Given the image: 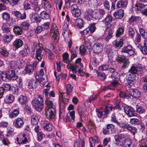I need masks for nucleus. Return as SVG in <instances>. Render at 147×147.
Returning <instances> with one entry per match:
<instances>
[{
    "mask_svg": "<svg viewBox=\"0 0 147 147\" xmlns=\"http://www.w3.org/2000/svg\"><path fill=\"white\" fill-rule=\"evenodd\" d=\"M32 104L35 110L38 111H41L44 105L43 99L41 96H39L32 101Z\"/></svg>",
    "mask_w": 147,
    "mask_h": 147,
    "instance_id": "1",
    "label": "nucleus"
},
{
    "mask_svg": "<svg viewBox=\"0 0 147 147\" xmlns=\"http://www.w3.org/2000/svg\"><path fill=\"white\" fill-rule=\"evenodd\" d=\"M50 33L53 41L55 43H56L59 40V34L57 26L55 24H53Z\"/></svg>",
    "mask_w": 147,
    "mask_h": 147,
    "instance_id": "2",
    "label": "nucleus"
},
{
    "mask_svg": "<svg viewBox=\"0 0 147 147\" xmlns=\"http://www.w3.org/2000/svg\"><path fill=\"white\" fill-rule=\"evenodd\" d=\"M105 110L101 111L96 109V111L97 117L99 118H103L107 117V115L109 114L110 111L112 110V107L109 105L106 106Z\"/></svg>",
    "mask_w": 147,
    "mask_h": 147,
    "instance_id": "3",
    "label": "nucleus"
},
{
    "mask_svg": "<svg viewBox=\"0 0 147 147\" xmlns=\"http://www.w3.org/2000/svg\"><path fill=\"white\" fill-rule=\"evenodd\" d=\"M45 114L46 117L49 119H52L55 117L56 114L55 108L45 109Z\"/></svg>",
    "mask_w": 147,
    "mask_h": 147,
    "instance_id": "4",
    "label": "nucleus"
},
{
    "mask_svg": "<svg viewBox=\"0 0 147 147\" xmlns=\"http://www.w3.org/2000/svg\"><path fill=\"white\" fill-rule=\"evenodd\" d=\"M119 84L118 81L117 80H114L111 82V84L108 86H106L103 88V90L106 91L107 90H114L115 88Z\"/></svg>",
    "mask_w": 147,
    "mask_h": 147,
    "instance_id": "5",
    "label": "nucleus"
},
{
    "mask_svg": "<svg viewBox=\"0 0 147 147\" xmlns=\"http://www.w3.org/2000/svg\"><path fill=\"white\" fill-rule=\"evenodd\" d=\"M142 68L141 65L140 64H138L135 66H132L129 70L128 72L129 73L136 74L137 72L141 71Z\"/></svg>",
    "mask_w": 147,
    "mask_h": 147,
    "instance_id": "6",
    "label": "nucleus"
},
{
    "mask_svg": "<svg viewBox=\"0 0 147 147\" xmlns=\"http://www.w3.org/2000/svg\"><path fill=\"white\" fill-rule=\"evenodd\" d=\"M124 112L129 117H132L135 115V111L133 108L130 107H126L124 109Z\"/></svg>",
    "mask_w": 147,
    "mask_h": 147,
    "instance_id": "7",
    "label": "nucleus"
},
{
    "mask_svg": "<svg viewBox=\"0 0 147 147\" xmlns=\"http://www.w3.org/2000/svg\"><path fill=\"white\" fill-rule=\"evenodd\" d=\"M122 52L127 53L130 56L132 55L134 53V51L133 48L130 45H128L123 47L122 49Z\"/></svg>",
    "mask_w": 147,
    "mask_h": 147,
    "instance_id": "8",
    "label": "nucleus"
},
{
    "mask_svg": "<svg viewBox=\"0 0 147 147\" xmlns=\"http://www.w3.org/2000/svg\"><path fill=\"white\" fill-rule=\"evenodd\" d=\"M7 72L10 80H16L18 78V76L15 74V71L13 69H9Z\"/></svg>",
    "mask_w": 147,
    "mask_h": 147,
    "instance_id": "9",
    "label": "nucleus"
},
{
    "mask_svg": "<svg viewBox=\"0 0 147 147\" xmlns=\"http://www.w3.org/2000/svg\"><path fill=\"white\" fill-rule=\"evenodd\" d=\"M92 50L95 53H98L102 50V46L99 43H95L93 46Z\"/></svg>",
    "mask_w": 147,
    "mask_h": 147,
    "instance_id": "10",
    "label": "nucleus"
},
{
    "mask_svg": "<svg viewBox=\"0 0 147 147\" xmlns=\"http://www.w3.org/2000/svg\"><path fill=\"white\" fill-rule=\"evenodd\" d=\"M37 86L36 81L34 80H30L28 83V88L30 90H33L35 89Z\"/></svg>",
    "mask_w": 147,
    "mask_h": 147,
    "instance_id": "11",
    "label": "nucleus"
},
{
    "mask_svg": "<svg viewBox=\"0 0 147 147\" xmlns=\"http://www.w3.org/2000/svg\"><path fill=\"white\" fill-rule=\"evenodd\" d=\"M147 5H145L144 3H140L133 5L132 9L133 11H138L139 9L145 7Z\"/></svg>",
    "mask_w": 147,
    "mask_h": 147,
    "instance_id": "12",
    "label": "nucleus"
},
{
    "mask_svg": "<svg viewBox=\"0 0 147 147\" xmlns=\"http://www.w3.org/2000/svg\"><path fill=\"white\" fill-rule=\"evenodd\" d=\"M113 20L112 16L110 14L107 15L105 19L102 21L105 23V25L108 26L112 22Z\"/></svg>",
    "mask_w": 147,
    "mask_h": 147,
    "instance_id": "13",
    "label": "nucleus"
},
{
    "mask_svg": "<svg viewBox=\"0 0 147 147\" xmlns=\"http://www.w3.org/2000/svg\"><path fill=\"white\" fill-rule=\"evenodd\" d=\"M130 93L132 94V96L135 98H139L141 96V93L137 89H130Z\"/></svg>",
    "mask_w": 147,
    "mask_h": 147,
    "instance_id": "14",
    "label": "nucleus"
},
{
    "mask_svg": "<svg viewBox=\"0 0 147 147\" xmlns=\"http://www.w3.org/2000/svg\"><path fill=\"white\" fill-rule=\"evenodd\" d=\"M94 11L91 9H87L86 11L84 17L87 20H90L92 18V15Z\"/></svg>",
    "mask_w": 147,
    "mask_h": 147,
    "instance_id": "15",
    "label": "nucleus"
},
{
    "mask_svg": "<svg viewBox=\"0 0 147 147\" xmlns=\"http://www.w3.org/2000/svg\"><path fill=\"white\" fill-rule=\"evenodd\" d=\"M115 144L116 145H118L120 143L121 141L123 139L125 138V136L122 134H119L115 136Z\"/></svg>",
    "mask_w": 147,
    "mask_h": 147,
    "instance_id": "16",
    "label": "nucleus"
},
{
    "mask_svg": "<svg viewBox=\"0 0 147 147\" xmlns=\"http://www.w3.org/2000/svg\"><path fill=\"white\" fill-rule=\"evenodd\" d=\"M42 49L40 48L36 50L35 54V58L38 60L39 61L41 60L42 57L43 55L42 54Z\"/></svg>",
    "mask_w": 147,
    "mask_h": 147,
    "instance_id": "17",
    "label": "nucleus"
},
{
    "mask_svg": "<svg viewBox=\"0 0 147 147\" xmlns=\"http://www.w3.org/2000/svg\"><path fill=\"white\" fill-rule=\"evenodd\" d=\"M20 103L22 105L25 106L27 102V98L26 96L23 95L20 96L18 99Z\"/></svg>",
    "mask_w": 147,
    "mask_h": 147,
    "instance_id": "18",
    "label": "nucleus"
},
{
    "mask_svg": "<svg viewBox=\"0 0 147 147\" xmlns=\"http://www.w3.org/2000/svg\"><path fill=\"white\" fill-rule=\"evenodd\" d=\"M43 122L44 129L49 131L52 129L53 126L51 124L46 121H44Z\"/></svg>",
    "mask_w": 147,
    "mask_h": 147,
    "instance_id": "19",
    "label": "nucleus"
},
{
    "mask_svg": "<svg viewBox=\"0 0 147 147\" xmlns=\"http://www.w3.org/2000/svg\"><path fill=\"white\" fill-rule=\"evenodd\" d=\"M114 16L116 18L121 19L124 16V10L121 9L116 11L113 14Z\"/></svg>",
    "mask_w": 147,
    "mask_h": 147,
    "instance_id": "20",
    "label": "nucleus"
},
{
    "mask_svg": "<svg viewBox=\"0 0 147 147\" xmlns=\"http://www.w3.org/2000/svg\"><path fill=\"white\" fill-rule=\"evenodd\" d=\"M15 125L17 128H20L24 125L23 120L20 118L16 119L15 121Z\"/></svg>",
    "mask_w": 147,
    "mask_h": 147,
    "instance_id": "21",
    "label": "nucleus"
},
{
    "mask_svg": "<svg viewBox=\"0 0 147 147\" xmlns=\"http://www.w3.org/2000/svg\"><path fill=\"white\" fill-rule=\"evenodd\" d=\"M23 42L22 40L19 39H16L13 43L14 47L16 49L21 47L23 45Z\"/></svg>",
    "mask_w": 147,
    "mask_h": 147,
    "instance_id": "22",
    "label": "nucleus"
},
{
    "mask_svg": "<svg viewBox=\"0 0 147 147\" xmlns=\"http://www.w3.org/2000/svg\"><path fill=\"white\" fill-rule=\"evenodd\" d=\"M13 30L14 34L18 36L21 35L23 32L22 29L21 27L17 26L14 27Z\"/></svg>",
    "mask_w": 147,
    "mask_h": 147,
    "instance_id": "23",
    "label": "nucleus"
},
{
    "mask_svg": "<svg viewBox=\"0 0 147 147\" xmlns=\"http://www.w3.org/2000/svg\"><path fill=\"white\" fill-rule=\"evenodd\" d=\"M7 34H5L3 35V39L4 41L7 42H10L13 38V36L11 33H7Z\"/></svg>",
    "mask_w": 147,
    "mask_h": 147,
    "instance_id": "24",
    "label": "nucleus"
},
{
    "mask_svg": "<svg viewBox=\"0 0 147 147\" xmlns=\"http://www.w3.org/2000/svg\"><path fill=\"white\" fill-rule=\"evenodd\" d=\"M14 97L11 94L7 95L5 97V101L6 102L12 103L14 101Z\"/></svg>",
    "mask_w": 147,
    "mask_h": 147,
    "instance_id": "25",
    "label": "nucleus"
},
{
    "mask_svg": "<svg viewBox=\"0 0 147 147\" xmlns=\"http://www.w3.org/2000/svg\"><path fill=\"white\" fill-rule=\"evenodd\" d=\"M131 143V141L130 139H126L122 142L121 146L122 147H129Z\"/></svg>",
    "mask_w": 147,
    "mask_h": 147,
    "instance_id": "26",
    "label": "nucleus"
},
{
    "mask_svg": "<svg viewBox=\"0 0 147 147\" xmlns=\"http://www.w3.org/2000/svg\"><path fill=\"white\" fill-rule=\"evenodd\" d=\"M128 2L126 0H120L117 4V6L118 7H126L127 4Z\"/></svg>",
    "mask_w": 147,
    "mask_h": 147,
    "instance_id": "27",
    "label": "nucleus"
},
{
    "mask_svg": "<svg viewBox=\"0 0 147 147\" xmlns=\"http://www.w3.org/2000/svg\"><path fill=\"white\" fill-rule=\"evenodd\" d=\"M19 113V109H14L13 111L9 114V117L11 118H14L17 117Z\"/></svg>",
    "mask_w": 147,
    "mask_h": 147,
    "instance_id": "28",
    "label": "nucleus"
},
{
    "mask_svg": "<svg viewBox=\"0 0 147 147\" xmlns=\"http://www.w3.org/2000/svg\"><path fill=\"white\" fill-rule=\"evenodd\" d=\"M45 103L47 105L46 109H51L52 108H55V106L54 105L52 102L51 100H50L49 98H47Z\"/></svg>",
    "mask_w": 147,
    "mask_h": 147,
    "instance_id": "29",
    "label": "nucleus"
},
{
    "mask_svg": "<svg viewBox=\"0 0 147 147\" xmlns=\"http://www.w3.org/2000/svg\"><path fill=\"white\" fill-rule=\"evenodd\" d=\"M123 39L122 38L120 39L119 41L115 40L113 42V44L115 48H120L123 45Z\"/></svg>",
    "mask_w": 147,
    "mask_h": 147,
    "instance_id": "30",
    "label": "nucleus"
},
{
    "mask_svg": "<svg viewBox=\"0 0 147 147\" xmlns=\"http://www.w3.org/2000/svg\"><path fill=\"white\" fill-rule=\"evenodd\" d=\"M106 31L108 32V34L106 37L105 39L107 41H108L113 36V31L112 30L109 29V27L107 26L106 27Z\"/></svg>",
    "mask_w": 147,
    "mask_h": 147,
    "instance_id": "31",
    "label": "nucleus"
},
{
    "mask_svg": "<svg viewBox=\"0 0 147 147\" xmlns=\"http://www.w3.org/2000/svg\"><path fill=\"white\" fill-rule=\"evenodd\" d=\"M68 26L67 24H65L63 26L62 34L64 37L68 35V32L67 31Z\"/></svg>",
    "mask_w": 147,
    "mask_h": 147,
    "instance_id": "32",
    "label": "nucleus"
},
{
    "mask_svg": "<svg viewBox=\"0 0 147 147\" xmlns=\"http://www.w3.org/2000/svg\"><path fill=\"white\" fill-rule=\"evenodd\" d=\"M34 68L31 65H27L26 67L25 71L27 74H31L34 70Z\"/></svg>",
    "mask_w": 147,
    "mask_h": 147,
    "instance_id": "33",
    "label": "nucleus"
},
{
    "mask_svg": "<svg viewBox=\"0 0 147 147\" xmlns=\"http://www.w3.org/2000/svg\"><path fill=\"white\" fill-rule=\"evenodd\" d=\"M29 52V50L28 47L26 46L24 48L23 50L20 51V53L22 57H24L26 56Z\"/></svg>",
    "mask_w": 147,
    "mask_h": 147,
    "instance_id": "34",
    "label": "nucleus"
},
{
    "mask_svg": "<svg viewBox=\"0 0 147 147\" xmlns=\"http://www.w3.org/2000/svg\"><path fill=\"white\" fill-rule=\"evenodd\" d=\"M44 7L47 11H50L51 9V3L48 1H46L44 4Z\"/></svg>",
    "mask_w": 147,
    "mask_h": 147,
    "instance_id": "35",
    "label": "nucleus"
},
{
    "mask_svg": "<svg viewBox=\"0 0 147 147\" xmlns=\"http://www.w3.org/2000/svg\"><path fill=\"white\" fill-rule=\"evenodd\" d=\"M144 47H140V50L143 54L147 55V40H144Z\"/></svg>",
    "mask_w": 147,
    "mask_h": 147,
    "instance_id": "36",
    "label": "nucleus"
},
{
    "mask_svg": "<svg viewBox=\"0 0 147 147\" xmlns=\"http://www.w3.org/2000/svg\"><path fill=\"white\" fill-rule=\"evenodd\" d=\"M75 24L76 26L79 28H81L83 26V20L80 18H78L76 20Z\"/></svg>",
    "mask_w": 147,
    "mask_h": 147,
    "instance_id": "37",
    "label": "nucleus"
},
{
    "mask_svg": "<svg viewBox=\"0 0 147 147\" xmlns=\"http://www.w3.org/2000/svg\"><path fill=\"white\" fill-rule=\"evenodd\" d=\"M31 121L32 124L36 125L39 121L38 117L36 115H33L31 117Z\"/></svg>",
    "mask_w": 147,
    "mask_h": 147,
    "instance_id": "38",
    "label": "nucleus"
},
{
    "mask_svg": "<svg viewBox=\"0 0 147 147\" xmlns=\"http://www.w3.org/2000/svg\"><path fill=\"white\" fill-rule=\"evenodd\" d=\"M98 0H89L88 4L90 7H95L98 6Z\"/></svg>",
    "mask_w": 147,
    "mask_h": 147,
    "instance_id": "39",
    "label": "nucleus"
},
{
    "mask_svg": "<svg viewBox=\"0 0 147 147\" xmlns=\"http://www.w3.org/2000/svg\"><path fill=\"white\" fill-rule=\"evenodd\" d=\"M29 26V24L26 21L22 22L21 24V27L24 30L28 29Z\"/></svg>",
    "mask_w": 147,
    "mask_h": 147,
    "instance_id": "40",
    "label": "nucleus"
},
{
    "mask_svg": "<svg viewBox=\"0 0 147 147\" xmlns=\"http://www.w3.org/2000/svg\"><path fill=\"white\" fill-rule=\"evenodd\" d=\"M116 60L117 61L119 62H124L127 60V58L125 56L119 55L117 56L116 58Z\"/></svg>",
    "mask_w": 147,
    "mask_h": 147,
    "instance_id": "41",
    "label": "nucleus"
},
{
    "mask_svg": "<svg viewBox=\"0 0 147 147\" xmlns=\"http://www.w3.org/2000/svg\"><path fill=\"white\" fill-rule=\"evenodd\" d=\"M2 29L4 33H11L10 29L8 26H7L6 24H3L2 26Z\"/></svg>",
    "mask_w": 147,
    "mask_h": 147,
    "instance_id": "42",
    "label": "nucleus"
},
{
    "mask_svg": "<svg viewBox=\"0 0 147 147\" xmlns=\"http://www.w3.org/2000/svg\"><path fill=\"white\" fill-rule=\"evenodd\" d=\"M40 17L42 19H48L49 17V15L46 11H43L40 13Z\"/></svg>",
    "mask_w": 147,
    "mask_h": 147,
    "instance_id": "43",
    "label": "nucleus"
},
{
    "mask_svg": "<svg viewBox=\"0 0 147 147\" xmlns=\"http://www.w3.org/2000/svg\"><path fill=\"white\" fill-rule=\"evenodd\" d=\"M136 112L140 114L144 113L146 111L145 109L141 106L137 105L136 106Z\"/></svg>",
    "mask_w": 147,
    "mask_h": 147,
    "instance_id": "44",
    "label": "nucleus"
},
{
    "mask_svg": "<svg viewBox=\"0 0 147 147\" xmlns=\"http://www.w3.org/2000/svg\"><path fill=\"white\" fill-rule=\"evenodd\" d=\"M63 61L66 63H69L70 61L68 59L69 54L67 53H65L63 55Z\"/></svg>",
    "mask_w": 147,
    "mask_h": 147,
    "instance_id": "45",
    "label": "nucleus"
},
{
    "mask_svg": "<svg viewBox=\"0 0 147 147\" xmlns=\"http://www.w3.org/2000/svg\"><path fill=\"white\" fill-rule=\"evenodd\" d=\"M37 133V140L38 141L40 142L42 140L43 138L45 136V135L41 131H38Z\"/></svg>",
    "mask_w": 147,
    "mask_h": 147,
    "instance_id": "46",
    "label": "nucleus"
},
{
    "mask_svg": "<svg viewBox=\"0 0 147 147\" xmlns=\"http://www.w3.org/2000/svg\"><path fill=\"white\" fill-rule=\"evenodd\" d=\"M136 77V75L135 74L131 73L127 75V79L129 80H135Z\"/></svg>",
    "mask_w": 147,
    "mask_h": 147,
    "instance_id": "47",
    "label": "nucleus"
},
{
    "mask_svg": "<svg viewBox=\"0 0 147 147\" xmlns=\"http://www.w3.org/2000/svg\"><path fill=\"white\" fill-rule=\"evenodd\" d=\"M0 75L2 79L5 81H7L9 80H10L9 77L7 76V72H2L1 74Z\"/></svg>",
    "mask_w": 147,
    "mask_h": 147,
    "instance_id": "48",
    "label": "nucleus"
},
{
    "mask_svg": "<svg viewBox=\"0 0 147 147\" xmlns=\"http://www.w3.org/2000/svg\"><path fill=\"white\" fill-rule=\"evenodd\" d=\"M69 51L71 54V60L77 57L76 52L75 50H73L72 49H69Z\"/></svg>",
    "mask_w": 147,
    "mask_h": 147,
    "instance_id": "49",
    "label": "nucleus"
},
{
    "mask_svg": "<svg viewBox=\"0 0 147 147\" xmlns=\"http://www.w3.org/2000/svg\"><path fill=\"white\" fill-rule=\"evenodd\" d=\"M124 29L121 28H119L117 30L116 33V35L117 37H119L120 35L123 34L124 33Z\"/></svg>",
    "mask_w": 147,
    "mask_h": 147,
    "instance_id": "50",
    "label": "nucleus"
},
{
    "mask_svg": "<svg viewBox=\"0 0 147 147\" xmlns=\"http://www.w3.org/2000/svg\"><path fill=\"white\" fill-rule=\"evenodd\" d=\"M142 80L145 83L143 85V88L145 91H147V78L145 77L142 78Z\"/></svg>",
    "mask_w": 147,
    "mask_h": 147,
    "instance_id": "51",
    "label": "nucleus"
},
{
    "mask_svg": "<svg viewBox=\"0 0 147 147\" xmlns=\"http://www.w3.org/2000/svg\"><path fill=\"white\" fill-rule=\"evenodd\" d=\"M116 124L119 126L120 128H123L124 129H126V127L127 124V123L122 121H121L120 122L118 121Z\"/></svg>",
    "mask_w": 147,
    "mask_h": 147,
    "instance_id": "52",
    "label": "nucleus"
},
{
    "mask_svg": "<svg viewBox=\"0 0 147 147\" xmlns=\"http://www.w3.org/2000/svg\"><path fill=\"white\" fill-rule=\"evenodd\" d=\"M96 24V23H92L91 24L90 26L88 27V29H89V30L92 33L95 31L96 28L95 26V25Z\"/></svg>",
    "mask_w": 147,
    "mask_h": 147,
    "instance_id": "53",
    "label": "nucleus"
},
{
    "mask_svg": "<svg viewBox=\"0 0 147 147\" xmlns=\"http://www.w3.org/2000/svg\"><path fill=\"white\" fill-rule=\"evenodd\" d=\"M130 123L132 124H138L140 123V121L139 119L136 118H132L130 120Z\"/></svg>",
    "mask_w": 147,
    "mask_h": 147,
    "instance_id": "54",
    "label": "nucleus"
},
{
    "mask_svg": "<svg viewBox=\"0 0 147 147\" xmlns=\"http://www.w3.org/2000/svg\"><path fill=\"white\" fill-rule=\"evenodd\" d=\"M0 53L3 56H7L8 54L6 49L4 48H2L0 49Z\"/></svg>",
    "mask_w": 147,
    "mask_h": 147,
    "instance_id": "55",
    "label": "nucleus"
},
{
    "mask_svg": "<svg viewBox=\"0 0 147 147\" xmlns=\"http://www.w3.org/2000/svg\"><path fill=\"white\" fill-rule=\"evenodd\" d=\"M126 129L132 132H135L136 131L135 127L131 126L129 124H127Z\"/></svg>",
    "mask_w": 147,
    "mask_h": 147,
    "instance_id": "56",
    "label": "nucleus"
},
{
    "mask_svg": "<svg viewBox=\"0 0 147 147\" xmlns=\"http://www.w3.org/2000/svg\"><path fill=\"white\" fill-rule=\"evenodd\" d=\"M2 17L4 20H6V22H7L9 20V15L7 13L4 12Z\"/></svg>",
    "mask_w": 147,
    "mask_h": 147,
    "instance_id": "57",
    "label": "nucleus"
},
{
    "mask_svg": "<svg viewBox=\"0 0 147 147\" xmlns=\"http://www.w3.org/2000/svg\"><path fill=\"white\" fill-rule=\"evenodd\" d=\"M88 129H94L95 127L94 123L91 120L88 122Z\"/></svg>",
    "mask_w": 147,
    "mask_h": 147,
    "instance_id": "58",
    "label": "nucleus"
},
{
    "mask_svg": "<svg viewBox=\"0 0 147 147\" xmlns=\"http://www.w3.org/2000/svg\"><path fill=\"white\" fill-rule=\"evenodd\" d=\"M50 22H45L41 25V26L42 28L44 29L47 30L49 28Z\"/></svg>",
    "mask_w": 147,
    "mask_h": 147,
    "instance_id": "59",
    "label": "nucleus"
},
{
    "mask_svg": "<svg viewBox=\"0 0 147 147\" xmlns=\"http://www.w3.org/2000/svg\"><path fill=\"white\" fill-rule=\"evenodd\" d=\"M128 33L129 36L131 37H133L135 34V32L133 29L131 27L129 28Z\"/></svg>",
    "mask_w": 147,
    "mask_h": 147,
    "instance_id": "60",
    "label": "nucleus"
},
{
    "mask_svg": "<svg viewBox=\"0 0 147 147\" xmlns=\"http://www.w3.org/2000/svg\"><path fill=\"white\" fill-rule=\"evenodd\" d=\"M72 90V88L70 84H68L67 86L66 90L67 94V95H69L71 92Z\"/></svg>",
    "mask_w": 147,
    "mask_h": 147,
    "instance_id": "61",
    "label": "nucleus"
},
{
    "mask_svg": "<svg viewBox=\"0 0 147 147\" xmlns=\"http://www.w3.org/2000/svg\"><path fill=\"white\" fill-rule=\"evenodd\" d=\"M69 116L71 117V119L72 120V122L74 121L75 119V112L74 111L69 112Z\"/></svg>",
    "mask_w": 147,
    "mask_h": 147,
    "instance_id": "62",
    "label": "nucleus"
},
{
    "mask_svg": "<svg viewBox=\"0 0 147 147\" xmlns=\"http://www.w3.org/2000/svg\"><path fill=\"white\" fill-rule=\"evenodd\" d=\"M80 53L82 55H84L85 53L86 49L84 45L81 46L80 48Z\"/></svg>",
    "mask_w": 147,
    "mask_h": 147,
    "instance_id": "63",
    "label": "nucleus"
},
{
    "mask_svg": "<svg viewBox=\"0 0 147 147\" xmlns=\"http://www.w3.org/2000/svg\"><path fill=\"white\" fill-rule=\"evenodd\" d=\"M98 76L101 80H104L106 78L105 74L102 73H99L98 74Z\"/></svg>",
    "mask_w": 147,
    "mask_h": 147,
    "instance_id": "64",
    "label": "nucleus"
}]
</instances>
